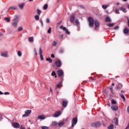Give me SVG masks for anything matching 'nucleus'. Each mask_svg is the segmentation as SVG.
Wrapping results in <instances>:
<instances>
[{
    "label": "nucleus",
    "instance_id": "obj_33",
    "mask_svg": "<svg viewBox=\"0 0 129 129\" xmlns=\"http://www.w3.org/2000/svg\"><path fill=\"white\" fill-rule=\"evenodd\" d=\"M34 18L36 21H39L40 19V17H39V15H36Z\"/></svg>",
    "mask_w": 129,
    "mask_h": 129
},
{
    "label": "nucleus",
    "instance_id": "obj_47",
    "mask_svg": "<svg viewBox=\"0 0 129 129\" xmlns=\"http://www.w3.org/2000/svg\"><path fill=\"white\" fill-rule=\"evenodd\" d=\"M75 23L77 25H79V21L78 20V19L76 20Z\"/></svg>",
    "mask_w": 129,
    "mask_h": 129
},
{
    "label": "nucleus",
    "instance_id": "obj_16",
    "mask_svg": "<svg viewBox=\"0 0 129 129\" xmlns=\"http://www.w3.org/2000/svg\"><path fill=\"white\" fill-rule=\"evenodd\" d=\"M38 119H41V120H43L45 119V115H44V114L40 115L38 116Z\"/></svg>",
    "mask_w": 129,
    "mask_h": 129
},
{
    "label": "nucleus",
    "instance_id": "obj_7",
    "mask_svg": "<svg viewBox=\"0 0 129 129\" xmlns=\"http://www.w3.org/2000/svg\"><path fill=\"white\" fill-rule=\"evenodd\" d=\"M39 55L40 56V59L41 60V61H43V60H44V57H43V55L42 54H43V49H42V47H40L39 48Z\"/></svg>",
    "mask_w": 129,
    "mask_h": 129
},
{
    "label": "nucleus",
    "instance_id": "obj_53",
    "mask_svg": "<svg viewBox=\"0 0 129 129\" xmlns=\"http://www.w3.org/2000/svg\"><path fill=\"white\" fill-rule=\"evenodd\" d=\"M62 23V21H60L57 23V26H59L60 24Z\"/></svg>",
    "mask_w": 129,
    "mask_h": 129
},
{
    "label": "nucleus",
    "instance_id": "obj_8",
    "mask_svg": "<svg viewBox=\"0 0 129 129\" xmlns=\"http://www.w3.org/2000/svg\"><path fill=\"white\" fill-rule=\"evenodd\" d=\"M111 108L114 111H116V110H117V109H118V106L116 105H114L111 106Z\"/></svg>",
    "mask_w": 129,
    "mask_h": 129
},
{
    "label": "nucleus",
    "instance_id": "obj_26",
    "mask_svg": "<svg viewBox=\"0 0 129 129\" xmlns=\"http://www.w3.org/2000/svg\"><path fill=\"white\" fill-rule=\"evenodd\" d=\"M63 124H65V123L64 122H59L58 123V126L59 127H61Z\"/></svg>",
    "mask_w": 129,
    "mask_h": 129
},
{
    "label": "nucleus",
    "instance_id": "obj_59",
    "mask_svg": "<svg viewBox=\"0 0 129 129\" xmlns=\"http://www.w3.org/2000/svg\"><path fill=\"white\" fill-rule=\"evenodd\" d=\"M127 20L128 27H129V19H128V17H127Z\"/></svg>",
    "mask_w": 129,
    "mask_h": 129
},
{
    "label": "nucleus",
    "instance_id": "obj_64",
    "mask_svg": "<svg viewBox=\"0 0 129 129\" xmlns=\"http://www.w3.org/2000/svg\"><path fill=\"white\" fill-rule=\"evenodd\" d=\"M3 94H4V93L0 91V95H3Z\"/></svg>",
    "mask_w": 129,
    "mask_h": 129
},
{
    "label": "nucleus",
    "instance_id": "obj_38",
    "mask_svg": "<svg viewBox=\"0 0 129 129\" xmlns=\"http://www.w3.org/2000/svg\"><path fill=\"white\" fill-rule=\"evenodd\" d=\"M111 103L112 104H116V101L114 100V99H112Z\"/></svg>",
    "mask_w": 129,
    "mask_h": 129
},
{
    "label": "nucleus",
    "instance_id": "obj_25",
    "mask_svg": "<svg viewBox=\"0 0 129 129\" xmlns=\"http://www.w3.org/2000/svg\"><path fill=\"white\" fill-rule=\"evenodd\" d=\"M52 125L54 126H56V125H58V123L56 121H53L52 122Z\"/></svg>",
    "mask_w": 129,
    "mask_h": 129
},
{
    "label": "nucleus",
    "instance_id": "obj_27",
    "mask_svg": "<svg viewBox=\"0 0 129 129\" xmlns=\"http://www.w3.org/2000/svg\"><path fill=\"white\" fill-rule=\"evenodd\" d=\"M119 94L120 96L121 97V98H122V99L124 100V101H125V97H124V95L120 93H119Z\"/></svg>",
    "mask_w": 129,
    "mask_h": 129
},
{
    "label": "nucleus",
    "instance_id": "obj_44",
    "mask_svg": "<svg viewBox=\"0 0 129 129\" xmlns=\"http://www.w3.org/2000/svg\"><path fill=\"white\" fill-rule=\"evenodd\" d=\"M51 30H52V28H51V27H50V28L48 29V31H47V33H48V34H51Z\"/></svg>",
    "mask_w": 129,
    "mask_h": 129
},
{
    "label": "nucleus",
    "instance_id": "obj_49",
    "mask_svg": "<svg viewBox=\"0 0 129 129\" xmlns=\"http://www.w3.org/2000/svg\"><path fill=\"white\" fill-rule=\"evenodd\" d=\"M66 34H67L68 35H70V32H69V31H68V29H67V30H66Z\"/></svg>",
    "mask_w": 129,
    "mask_h": 129
},
{
    "label": "nucleus",
    "instance_id": "obj_45",
    "mask_svg": "<svg viewBox=\"0 0 129 129\" xmlns=\"http://www.w3.org/2000/svg\"><path fill=\"white\" fill-rule=\"evenodd\" d=\"M59 53H60V54H62V53H64V49H60L59 50Z\"/></svg>",
    "mask_w": 129,
    "mask_h": 129
},
{
    "label": "nucleus",
    "instance_id": "obj_42",
    "mask_svg": "<svg viewBox=\"0 0 129 129\" xmlns=\"http://www.w3.org/2000/svg\"><path fill=\"white\" fill-rule=\"evenodd\" d=\"M102 9H104V10H106V9H107V5H102Z\"/></svg>",
    "mask_w": 129,
    "mask_h": 129
},
{
    "label": "nucleus",
    "instance_id": "obj_56",
    "mask_svg": "<svg viewBox=\"0 0 129 129\" xmlns=\"http://www.w3.org/2000/svg\"><path fill=\"white\" fill-rule=\"evenodd\" d=\"M34 52L36 56H37V50L36 49V48H34Z\"/></svg>",
    "mask_w": 129,
    "mask_h": 129
},
{
    "label": "nucleus",
    "instance_id": "obj_34",
    "mask_svg": "<svg viewBox=\"0 0 129 129\" xmlns=\"http://www.w3.org/2000/svg\"><path fill=\"white\" fill-rule=\"evenodd\" d=\"M60 29L63 30V31H66V27H63V26H61L59 27Z\"/></svg>",
    "mask_w": 129,
    "mask_h": 129
},
{
    "label": "nucleus",
    "instance_id": "obj_51",
    "mask_svg": "<svg viewBox=\"0 0 129 129\" xmlns=\"http://www.w3.org/2000/svg\"><path fill=\"white\" fill-rule=\"evenodd\" d=\"M60 87V85H58V84L55 86V89L57 90V88H59Z\"/></svg>",
    "mask_w": 129,
    "mask_h": 129
},
{
    "label": "nucleus",
    "instance_id": "obj_31",
    "mask_svg": "<svg viewBox=\"0 0 129 129\" xmlns=\"http://www.w3.org/2000/svg\"><path fill=\"white\" fill-rule=\"evenodd\" d=\"M19 7L21 10H23L24 9V4H21L19 5Z\"/></svg>",
    "mask_w": 129,
    "mask_h": 129
},
{
    "label": "nucleus",
    "instance_id": "obj_23",
    "mask_svg": "<svg viewBox=\"0 0 129 129\" xmlns=\"http://www.w3.org/2000/svg\"><path fill=\"white\" fill-rule=\"evenodd\" d=\"M28 40L30 43H33L34 42V38L33 37H29Z\"/></svg>",
    "mask_w": 129,
    "mask_h": 129
},
{
    "label": "nucleus",
    "instance_id": "obj_13",
    "mask_svg": "<svg viewBox=\"0 0 129 129\" xmlns=\"http://www.w3.org/2000/svg\"><path fill=\"white\" fill-rule=\"evenodd\" d=\"M18 24H19V22L13 21V22H12V26H13L14 28H18Z\"/></svg>",
    "mask_w": 129,
    "mask_h": 129
},
{
    "label": "nucleus",
    "instance_id": "obj_21",
    "mask_svg": "<svg viewBox=\"0 0 129 129\" xmlns=\"http://www.w3.org/2000/svg\"><path fill=\"white\" fill-rule=\"evenodd\" d=\"M105 21L107 23H110L111 22V19H110V18L109 17H107L106 18Z\"/></svg>",
    "mask_w": 129,
    "mask_h": 129
},
{
    "label": "nucleus",
    "instance_id": "obj_39",
    "mask_svg": "<svg viewBox=\"0 0 129 129\" xmlns=\"http://www.w3.org/2000/svg\"><path fill=\"white\" fill-rule=\"evenodd\" d=\"M18 32H21V31H23V27L20 26L18 28Z\"/></svg>",
    "mask_w": 129,
    "mask_h": 129
},
{
    "label": "nucleus",
    "instance_id": "obj_9",
    "mask_svg": "<svg viewBox=\"0 0 129 129\" xmlns=\"http://www.w3.org/2000/svg\"><path fill=\"white\" fill-rule=\"evenodd\" d=\"M1 56L2 57H9V54H8V51H4L1 53Z\"/></svg>",
    "mask_w": 129,
    "mask_h": 129
},
{
    "label": "nucleus",
    "instance_id": "obj_48",
    "mask_svg": "<svg viewBox=\"0 0 129 129\" xmlns=\"http://www.w3.org/2000/svg\"><path fill=\"white\" fill-rule=\"evenodd\" d=\"M42 129H49V128L46 126H43L42 127H41Z\"/></svg>",
    "mask_w": 129,
    "mask_h": 129
},
{
    "label": "nucleus",
    "instance_id": "obj_2",
    "mask_svg": "<svg viewBox=\"0 0 129 129\" xmlns=\"http://www.w3.org/2000/svg\"><path fill=\"white\" fill-rule=\"evenodd\" d=\"M57 75L58 77L61 78L62 81H63V80H64V79H63V78H64V72H63V70H60L57 71Z\"/></svg>",
    "mask_w": 129,
    "mask_h": 129
},
{
    "label": "nucleus",
    "instance_id": "obj_40",
    "mask_svg": "<svg viewBox=\"0 0 129 129\" xmlns=\"http://www.w3.org/2000/svg\"><path fill=\"white\" fill-rule=\"evenodd\" d=\"M17 54L19 57H21L22 56V52L21 51H18Z\"/></svg>",
    "mask_w": 129,
    "mask_h": 129
},
{
    "label": "nucleus",
    "instance_id": "obj_6",
    "mask_svg": "<svg viewBox=\"0 0 129 129\" xmlns=\"http://www.w3.org/2000/svg\"><path fill=\"white\" fill-rule=\"evenodd\" d=\"M78 121V119H77V117H75L73 118L72 119V126H74L76 123H77V122Z\"/></svg>",
    "mask_w": 129,
    "mask_h": 129
},
{
    "label": "nucleus",
    "instance_id": "obj_14",
    "mask_svg": "<svg viewBox=\"0 0 129 129\" xmlns=\"http://www.w3.org/2000/svg\"><path fill=\"white\" fill-rule=\"evenodd\" d=\"M94 24L95 25V28H98L99 27V22H98V20H95V22H94Z\"/></svg>",
    "mask_w": 129,
    "mask_h": 129
},
{
    "label": "nucleus",
    "instance_id": "obj_55",
    "mask_svg": "<svg viewBox=\"0 0 129 129\" xmlns=\"http://www.w3.org/2000/svg\"><path fill=\"white\" fill-rule=\"evenodd\" d=\"M63 34H61V35H60L59 36V39H62V38H63Z\"/></svg>",
    "mask_w": 129,
    "mask_h": 129
},
{
    "label": "nucleus",
    "instance_id": "obj_3",
    "mask_svg": "<svg viewBox=\"0 0 129 129\" xmlns=\"http://www.w3.org/2000/svg\"><path fill=\"white\" fill-rule=\"evenodd\" d=\"M55 64L56 67H58V68H60V67L62 66V62L59 59H57V60L55 61Z\"/></svg>",
    "mask_w": 129,
    "mask_h": 129
},
{
    "label": "nucleus",
    "instance_id": "obj_63",
    "mask_svg": "<svg viewBox=\"0 0 129 129\" xmlns=\"http://www.w3.org/2000/svg\"><path fill=\"white\" fill-rule=\"evenodd\" d=\"M61 84H62V82H59L57 84V85H61Z\"/></svg>",
    "mask_w": 129,
    "mask_h": 129
},
{
    "label": "nucleus",
    "instance_id": "obj_37",
    "mask_svg": "<svg viewBox=\"0 0 129 129\" xmlns=\"http://www.w3.org/2000/svg\"><path fill=\"white\" fill-rule=\"evenodd\" d=\"M114 26V24L113 23H109L107 24L108 27H113Z\"/></svg>",
    "mask_w": 129,
    "mask_h": 129
},
{
    "label": "nucleus",
    "instance_id": "obj_30",
    "mask_svg": "<svg viewBox=\"0 0 129 129\" xmlns=\"http://www.w3.org/2000/svg\"><path fill=\"white\" fill-rule=\"evenodd\" d=\"M114 126L113 124H110L109 126H108V129H113Z\"/></svg>",
    "mask_w": 129,
    "mask_h": 129
},
{
    "label": "nucleus",
    "instance_id": "obj_54",
    "mask_svg": "<svg viewBox=\"0 0 129 129\" xmlns=\"http://www.w3.org/2000/svg\"><path fill=\"white\" fill-rule=\"evenodd\" d=\"M20 129H26V128L25 127V126L21 125L20 127Z\"/></svg>",
    "mask_w": 129,
    "mask_h": 129
},
{
    "label": "nucleus",
    "instance_id": "obj_15",
    "mask_svg": "<svg viewBox=\"0 0 129 129\" xmlns=\"http://www.w3.org/2000/svg\"><path fill=\"white\" fill-rule=\"evenodd\" d=\"M75 21V16L72 15L70 17V22H71V23H74Z\"/></svg>",
    "mask_w": 129,
    "mask_h": 129
},
{
    "label": "nucleus",
    "instance_id": "obj_61",
    "mask_svg": "<svg viewBox=\"0 0 129 129\" xmlns=\"http://www.w3.org/2000/svg\"><path fill=\"white\" fill-rule=\"evenodd\" d=\"M127 112H128V113H129V106H128V107L127 108Z\"/></svg>",
    "mask_w": 129,
    "mask_h": 129
},
{
    "label": "nucleus",
    "instance_id": "obj_46",
    "mask_svg": "<svg viewBox=\"0 0 129 129\" xmlns=\"http://www.w3.org/2000/svg\"><path fill=\"white\" fill-rule=\"evenodd\" d=\"M57 42L55 41H54L52 43V46H56Z\"/></svg>",
    "mask_w": 129,
    "mask_h": 129
},
{
    "label": "nucleus",
    "instance_id": "obj_29",
    "mask_svg": "<svg viewBox=\"0 0 129 129\" xmlns=\"http://www.w3.org/2000/svg\"><path fill=\"white\" fill-rule=\"evenodd\" d=\"M46 61H48L49 63H52V62H53V60L49 57L46 58Z\"/></svg>",
    "mask_w": 129,
    "mask_h": 129
},
{
    "label": "nucleus",
    "instance_id": "obj_24",
    "mask_svg": "<svg viewBox=\"0 0 129 129\" xmlns=\"http://www.w3.org/2000/svg\"><path fill=\"white\" fill-rule=\"evenodd\" d=\"M4 21H6L7 23H10L11 22V19H10V17H6L4 18Z\"/></svg>",
    "mask_w": 129,
    "mask_h": 129
},
{
    "label": "nucleus",
    "instance_id": "obj_36",
    "mask_svg": "<svg viewBox=\"0 0 129 129\" xmlns=\"http://www.w3.org/2000/svg\"><path fill=\"white\" fill-rule=\"evenodd\" d=\"M89 79H91V80L92 81H95V80H96V77H95L94 78H92V77H90Z\"/></svg>",
    "mask_w": 129,
    "mask_h": 129
},
{
    "label": "nucleus",
    "instance_id": "obj_43",
    "mask_svg": "<svg viewBox=\"0 0 129 129\" xmlns=\"http://www.w3.org/2000/svg\"><path fill=\"white\" fill-rule=\"evenodd\" d=\"M56 73H55V71H52L51 73V76H55Z\"/></svg>",
    "mask_w": 129,
    "mask_h": 129
},
{
    "label": "nucleus",
    "instance_id": "obj_50",
    "mask_svg": "<svg viewBox=\"0 0 129 129\" xmlns=\"http://www.w3.org/2000/svg\"><path fill=\"white\" fill-rule=\"evenodd\" d=\"M46 23H50V19L49 18H47L46 20Z\"/></svg>",
    "mask_w": 129,
    "mask_h": 129
},
{
    "label": "nucleus",
    "instance_id": "obj_58",
    "mask_svg": "<svg viewBox=\"0 0 129 129\" xmlns=\"http://www.w3.org/2000/svg\"><path fill=\"white\" fill-rule=\"evenodd\" d=\"M4 94H5V95H8V94H10V92H6L4 93Z\"/></svg>",
    "mask_w": 129,
    "mask_h": 129
},
{
    "label": "nucleus",
    "instance_id": "obj_4",
    "mask_svg": "<svg viewBox=\"0 0 129 129\" xmlns=\"http://www.w3.org/2000/svg\"><path fill=\"white\" fill-rule=\"evenodd\" d=\"M32 112V110H26L25 111V114L22 115V117H27V116H29V114H31Z\"/></svg>",
    "mask_w": 129,
    "mask_h": 129
},
{
    "label": "nucleus",
    "instance_id": "obj_62",
    "mask_svg": "<svg viewBox=\"0 0 129 129\" xmlns=\"http://www.w3.org/2000/svg\"><path fill=\"white\" fill-rule=\"evenodd\" d=\"M110 92L112 93V95H113V90H110Z\"/></svg>",
    "mask_w": 129,
    "mask_h": 129
},
{
    "label": "nucleus",
    "instance_id": "obj_28",
    "mask_svg": "<svg viewBox=\"0 0 129 129\" xmlns=\"http://www.w3.org/2000/svg\"><path fill=\"white\" fill-rule=\"evenodd\" d=\"M115 14H116L117 15L119 14H120V13H119V9L116 8V9L115 10Z\"/></svg>",
    "mask_w": 129,
    "mask_h": 129
},
{
    "label": "nucleus",
    "instance_id": "obj_19",
    "mask_svg": "<svg viewBox=\"0 0 129 129\" xmlns=\"http://www.w3.org/2000/svg\"><path fill=\"white\" fill-rule=\"evenodd\" d=\"M128 32L129 30L126 28H124L123 30V33H124V34H125V35H126V34H128Z\"/></svg>",
    "mask_w": 129,
    "mask_h": 129
},
{
    "label": "nucleus",
    "instance_id": "obj_18",
    "mask_svg": "<svg viewBox=\"0 0 129 129\" xmlns=\"http://www.w3.org/2000/svg\"><path fill=\"white\" fill-rule=\"evenodd\" d=\"M19 16L18 15H15L13 22H19Z\"/></svg>",
    "mask_w": 129,
    "mask_h": 129
},
{
    "label": "nucleus",
    "instance_id": "obj_35",
    "mask_svg": "<svg viewBox=\"0 0 129 129\" xmlns=\"http://www.w3.org/2000/svg\"><path fill=\"white\" fill-rule=\"evenodd\" d=\"M47 9H48V5L45 4V5H44V6L43 7V10H44V11H46V10H47Z\"/></svg>",
    "mask_w": 129,
    "mask_h": 129
},
{
    "label": "nucleus",
    "instance_id": "obj_60",
    "mask_svg": "<svg viewBox=\"0 0 129 129\" xmlns=\"http://www.w3.org/2000/svg\"><path fill=\"white\" fill-rule=\"evenodd\" d=\"M2 119H3V115L0 114V120H2Z\"/></svg>",
    "mask_w": 129,
    "mask_h": 129
},
{
    "label": "nucleus",
    "instance_id": "obj_1",
    "mask_svg": "<svg viewBox=\"0 0 129 129\" xmlns=\"http://www.w3.org/2000/svg\"><path fill=\"white\" fill-rule=\"evenodd\" d=\"M88 22H89V27H90L91 28L93 27V25H94V22H95L94 19H93V18L91 17H88Z\"/></svg>",
    "mask_w": 129,
    "mask_h": 129
},
{
    "label": "nucleus",
    "instance_id": "obj_57",
    "mask_svg": "<svg viewBox=\"0 0 129 129\" xmlns=\"http://www.w3.org/2000/svg\"><path fill=\"white\" fill-rule=\"evenodd\" d=\"M51 58H55V55H54V54H51Z\"/></svg>",
    "mask_w": 129,
    "mask_h": 129
},
{
    "label": "nucleus",
    "instance_id": "obj_5",
    "mask_svg": "<svg viewBox=\"0 0 129 129\" xmlns=\"http://www.w3.org/2000/svg\"><path fill=\"white\" fill-rule=\"evenodd\" d=\"M91 125L93 127H99L100 126V122L97 121V122L92 123L91 124Z\"/></svg>",
    "mask_w": 129,
    "mask_h": 129
},
{
    "label": "nucleus",
    "instance_id": "obj_10",
    "mask_svg": "<svg viewBox=\"0 0 129 129\" xmlns=\"http://www.w3.org/2000/svg\"><path fill=\"white\" fill-rule=\"evenodd\" d=\"M13 127L15 128H20V124L18 122H14L13 125Z\"/></svg>",
    "mask_w": 129,
    "mask_h": 129
},
{
    "label": "nucleus",
    "instance_id": "obj_41",
    "mask_svg": "<svg viewBox=\"0 0 129 129\" xmlns=\"http://www.w3.org/2000/svg\"><path fill=\"white\" fill-rule=\"evenodd\" d=\"M37 14L39 16H40L41 15V13H42V12L39 9L37 10Z\"/></svg>",
    "mask_w": 129,
    "mask_h": 129
},
{
    "label": "nucleus",
    "instance_id": "obj_17",
    "mask_svg": "<svg viewBox=\"0 0 129 129\" xmlns=\"http://www.w3.org/2000/svg\"><path fill=\"white\" fill-rule=\"evenodd\" d=\"M68 104V101H62V106L63 107H66L67 106V105Z\"/></svg>",
    "mask_w": 129,
    "mask_h": 129
},
{
    "label": "nucleus",
    "instance_id": "obj_22",
    "mask_svg": "<svg viewBox=\"0 0 129 129\" xmlns=\"http://www.w3.org/2000/svg\"><path fill=\"white\" fill-rule=\"evenodd\" d=\"M119 10L120 11H122V12L123 13H126V11L125 10V8L122 7H119Z\"/></svg>",
    "mask_w": 129,
    "mask_h": 129
},
{
    "label": "nucleus",
    "instance_id": "obj_11",
    "mask_svg": "<svg viewBox=\"0 0 129 129\" xmlns=\"http://www.w3.org/2000/svg\"><path fill=\"white\" fill-rule=\"evenodd\" d=\"M122 88V84H118L117 87L115 88L116 90H120Z\"/></svg>",
    "mask_w": 129,
    "mask_h": 129
},
{
    "label": "nucleus",
    "instance_id": "obj_32",
    "mask_svg": "<svg viewBox=\"0 0 129 129\" xmlns=\"http://www.w3.org/2000/svg\"><path fill=\"white\" fill-rule=\"evenodd\" d=\"M17 7L13 6V7H10L9 9V10H17Z\"/></svg>",
    "mask_w": 129,
    "mask_h": 129
},
{
    "label": "nucleus",
    "instance_id": "obj_20",
    "mask_svg": "<svg viewBox=\"0 0 129 129\" xmlns=\"http://www.w3.org/2000/svg\"><path fill=\"white\" fill-rule=\"evenodd\" d=\"M114 123H115V125H117L118 124V119H117V118H114Z\"/></svg>",
    "mask_w": 129,
    "mask_h": 129
},
{
    "label": "nucleus",
    "instance_id": "obj_52",
    "mask_svg": "<svg viewBox=\"0 0 129 129\" xmlns=\"http://www.w3.org/2000/svg\"><path fill=\"white\" fill-rule=\"evenodd\" d=\"M119 27L118 26H116L114 28V30H118Z\"/></svg>",
    "mask_w": 129,
    "mask_h": 129
},
{
    "label": "nucleus",
    "instance_id": "obj_12",
    "mask_svg": "<svg viewBox=\"0 0 129 129\" xmlns=\"http://www.w3.org/2000/svg\"><path fill=\"white\" fill-rule=\"evenodd\" d=\"M61 115V112L60 111H57L54 113V117H58Z\"/></svg>",
    "mask_w": 129,
    "mask_h": 129
}]
</instances>
